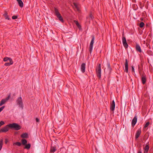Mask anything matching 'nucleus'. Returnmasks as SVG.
<instances>
[{
  "instance_id": "32",
  "label": "nucleus",
  "mask_w": 153,
  "mask_h": 153,
  "mask_svg": "<svg viewBox=\"0 0 153 153\" xmlns=\"http://www.w3.org/2000/svg\"><path fill=\"white\" fill-rule=\"evenodd\" d=\"M18 17L16 16H13L12 17V19H15L17 18Z\"/></svg>"
},
{
  "instance_id": "43",
  "label": "nucleus",
  "mask_w": 153,
  "mask_h": 153,
  "mask_svg": "<svg viewBox=\"0 0 153 153\" xmlns=\"http://www.w3.org/2000/svg\"><path fill=\"white\" fill-rule=\"evenodd\" d=\"M141 3L140 2V5H141Z\"/></svg>"
},
{
  "instance_id": "5",
  "label": "nucleus",
  "mask_w": 153,
  "mask_h": 153,
  "mask_svg": "<svg viewBox=\"0 0 153 153\" xmlns=\"http://www.w3.org/2000/svg\"><path fill=\"white\" fill-rule=\"evenodd\" d=\"M92 39L89 45V52L91 54L92 51L93 45L94 42V35H92L91 36Z\"/></svg>"
},
{
  "instance_id": "37",
  "label": "nucleus",
  "mask_w": 153,
  "mask_h": 153,
  "mask_svg": "<svg viewBox=\"0 0 153 153\" xmlns=\"http://www.w3.org/2000/svg\"><path fill=\"white\" fill-rule=\"evenodd\" d=\"M144 5H143V6H140V7L141 9H142L143 8V7L144 6Z\"/></svg>"
},
{
  "instance_id": "14",
  "label": "nucleus",
  "mask_w": 153,
  "mask_h": 153,
  "mask_svg": "<svg viewBox=\"0 0 153 153\" xmlns=\"http://www.w3.org/2000/svg\"><path fill=\"white\" fill-rule=\"evenodd\" d=\"M136 49L137 51L139 52L140 53H141L142 52V51L140 48V46L138 44H136Z\"/></svg>"
},
{
  "instance_id": "20",
  "label": "nucleus",
  "mask_w": 153,
  "mask_h": 153,
  "mask_svg": "<svg viewBox=\"0 0 153 153\" xmlns=\"http://www.w3.org/2000/svg\"><path fill=\"white\" fill-rule=\"evenodd\" d=\"M74 22L76 24L77 26L79 29H81V26L78 21L76 20H74Z\"/></svg>"
},
{
  "instance_id": "4",
  "label": "nucleus",
  "mask_w": 153,
  "mask_h": 153,
  "mask_svg": "<svg viewBox=\"0 0 153 153\" xmlns=\"http://www.w3.org/2000/svg\"><path fill=\"white\" fill-rule=\"evenodd\" d=\"M16 101L17 104L19 106L20 108L23 109L24 106L22 97H19L18 98Z\"/></svg>"
},
{
  "instance_id": "36",
  "label": "nucleus",
  "mask_w": 153,
  "mask_h": 153,
  "mask_svg": "<svg viewBox=\"0 0 153 153\" xmlns=\"http://www.w3.org/2000/svg\"><path fill=\"white\" fill-rule=\"evenodd\" d=\"M8 142V140L7 139H6L5 141V142L6 144H7Z\"/></svg>"
},
{
  "instance_id": "22",
  "label": "nucleus",
  "mask_w": 153,
  "mask_h": 153,
  "mask_svg": "<svg viewBox=\"0 0 153 153\" xmlns=\"http://www.w3.org/2000/svg\"><path fill=\"white\" fill-rule=\"evenodd\" d=\"M25 146L24 147L25 149H29L31 147V145L30 143H28V144H26V145H25Z\"/></svg>"
},
{
  "instance_id": "41",
  "label": "nucleus",
  "mask_w": 153,
  "mask_h": 153,
  "mask_svg": "<svg viewBox=\"0 0 153 153\" xmlns=\"http://www.w3.org/2000/svg\"><path fill=\"white\" fill-rule=\"evenodd\" d=\"M146 7L147 9L148 6H146Z\"/></svg>"
},
{
  "instance_id": "38",
  "label": "nucleus",
  "mask_w": 153,
  "mask_h": 153,
  "mask_svg": "<svg viewBox=\"0 0 153 153\" xmlns=\"http://www.w3.org/2000/svg\"><path fill=\"white\" fill-rule=\"evenodd\" d=\"M132 1L133 2H136V0H132Z\"/></svg>"
},
{
  "instance_id": "23",
  "label": "nucleus",
  "mask_w": 153,
  "mask_h": 153,
  "mask_svg": "<svg viewBox=\"0 0 153 153\" xmlns=\"http://www.w3.org/2000/svg\"><path fill=\"white\" fill-rule=\"evenodd\" d=\"M9 60V61L11 60H13L10 57H5L4 58L3 61L4 62H6L8 60Z\"/></svg>"
},
{
  "instance_id": "19",
  "label": "nucleus",
  "mask_w": 153,
  "mask_h": 153,
  "mask_svg": "<svg viewBox=\"0 0 153 153\" xmlns=\"http://www.w3.org/2000/svg\"><path fill=\"white\" fill-rule=\"evenodd\" d=\"M28 136V134L26 133H23L21 135V137L22 138H27Z\"/></svg>"
},
{
  "instance_id": "15",
  "label": "nucleus",
  "mask_w": 153,
  "mask_h": 153,
  "mask_svg": "<svg viewBox=\"0 0 153 153\" xmlns=\"http://www.w3.org/2000/svg\"><path fill=\"white\" fill-rule=\"evenodd\" d=\"M141 81L142 83L143 84H145L146 81V76L143 75L141 77Z\"/></svg>"
},
{
  "instance_id": "12",
  "label": "nucleus",
  "mask_w": 153,
  "mask_h": 153,
  "mask_svg": "<svg viewBox=\"0 0 153 153\" xmlns=\"http://www.w3.org/2000/svg\"><path fill=\"white\" fill-rule=\"evenodd\" d=\"M141 131V130L140 129L138 130L136 132V134H135V139H137L139 137L140 135Z\"/></svg>"
},
{
  "instance_id": "42",
  "label": "nucleus",
  "mask_w": 153,
  "mask_h": 153,
  "mask_svg": "<svg viewBox=\"0 0 153 153\" xmlns=\"http://www.w3.org/2000/svg\"><path fill=\"white\" fill-rule=\"evenodd\" d=\"M17 133V132H15V134H16Z\"/></svg>"
},
{
  "instance_id": "40",
  "label": "nucleus",
  "mask_w": 153,
  "mask_h": 153,
  "mask_svg": "<svg viewBox=\"0 0 153 153\" xmlns=\"http://www.w3.org/2000/svg\"><path fill=\"white\" fill-rule=\"evenodd\" d=\"M138 153H142V152L141 151H140L138 152Z\"/></svg>"
},
{
  "instance_id": "21",
  "label": "nucleus",
  "mask_w": 153,
  "mask_h": 153,
  "mask_svg": "<svg viewBox=\"0 0 153 153\" xmlns=\"http://www.w3.org/2000/svg\"><path fill=\"white\" fill-rule=\"evenodd\" d=\"M13 60H11L10 61L9 63H6L4 64V65L5 66H9L13 64Z\"/></svg>"
},
{
  "instance_id": "13",
  "label": "nucleus",
  "mask_w": 153,
  "mask_h": 153,
  "mask_svg": "<svg viewBox=\"0 0 153 153\" xmlns=\"http://www.w3.org/2000/svg\"><path fill=\"white\" fill-rule=\"evenodd\" d=\"M85 64L82 63L81 65V71L82 73H84L85 72Z\"/></svg>"
},
{
  "instance_id": "29",
  "label": "nucleus",
  "mask_w": 153,
  "mask_h": 153,
  "mask_svg": "<svg viewBox=\"0 0 153 153\" xmlns=\"http://www.w3.org/2000/svg\"><path fill=\"white\" fill-rule=\"evenodd\" d=\"M73 4L74 6L75 7V8L77 9V10H78L79 9V8L77 4L75 2H74L73 3Z\"/></svg>"
},
{
  "instance_id": "27",
  "label": "nucleus",
  "mask_w": 153,
  "mask_h": 153,
  "mask_svg": "<svg viewBox=\"0 0 153 153\" xmlns=\"http://www.w3.org/2000/svg\"><path fill=\"white\" fill-rule=\"evenodd\" d=\"M144 23L143 22H141L139 26L140 28H142L144 27Z\"/></svg>"
},
{
  "instance_id": "44",
  "label": "nucleus",
  "mask_w": 153,
  "mask_h": 153,
  "mask_svg": "<svg viewBox=\"0 0 153 153\" xmlns=\"http://www.w3.org/2000/svg\"><path fill=\"white\" fill-rule=\"evenodd\" d=\"M148 2H149L148 1H147V4H148Z\"/></svg>"
},
{
  "instance_id": "9",
  "label": "nucleus",
  "mask_w": 153,
  "mask_h": 153,
  "mask_svg": "<svg viewBox=\"0 0 153 153\" xmlns=\"http://www.w3.org/2000/svg\"><path fill=\"white\" fill-rule=\"evenodd\" d=\"M128 59H125V70L124 71L126 73H128Z\"/></svg>"
},
{
  "instance_id": "39",
  "label": "nucleus",
  "mask_w": 153,
  "mask_h": 153,
  "mask_svg": "<svg viewBox=\"0 0 153 153\" xmlns=\"http://www.w3.org/2000/svg\"><path fill=\"white\" fill-rule=\"evenodd\" d=\"M140 20H141V21H143V18H140Z\"/></svg>"
},
{
  "instance_id": "7",
  "label": "nucleus",
  "mask_w": 153,
  "mask_h": 153,
  "mask_svg": "<svg viewBox=\"0 0 153 153\" xmlns=\"http://www.w3.org/2000/svg\"><path fill=\"white\" fill-rule=\"evenodd\" d=\"M10 97V95H9L6 98L3 99L1 100L0 102V106H1L2 105L4 104L8 100Z\"/></svg>"
},
{
  "instance_id": "3",
  "label": "nucleus",
  "mask_w": 153,
  "mask_h": 153,
  "mask_svg": "<svg viewBox=\"0 0 153 153\" xmlns=\"http://www.w3.org/2000/svg\"><path fill=\"white\" fill-rule=\"evenodd\" d=\"M96 71L97 76L100 79L101 77V67L100 64H98V67L96 68Z\"/></svg>"
},
{
  "instance_id": "16",
  "label": "nucleus",
  "mask_w": 153,
  "mask_h": 153,
  "mask_svg": "<svg viewBox=\"0 0 153 153\" xmlns=\"http://www.w3.org/2000/svg\"><path fill=\"white\" fill-rule=\"evenodd\" d=\"M16 1L21 7H23V3L22 0H16Z\"/></svg>"
},
{
  "instance_id": "18",
  "label": "nucleus",
  "mask_w": 153,
  "mask_h": 153,
  "mask_svg": "<svg viewBox=\"0 0 153 153\" xmlns=\"http://www.w3.org/2000/svg\"><path fill=\"white\" fill-rule=\"evenodd\" d=\"M56 150V147L55 146H51L50 152L51 153H53Z\"/></svg>"
},
{
  "instance_id": "10",
  "label": "nucleus",
  "mask_w": 153,
  "mask_h": 153,
  "mask_svg": "<svg viewBox=\"0 0 153 153\" xmlns=\"http://www.w3.org/2000/svg\"><path fill=\"white\" fill-rule=\"evenodd\" d=\"M137 116H135L133 119L132 123H131V125L133 127H134L135 126V125L136 124L137 122Z\"/></svg>"
},
{
  "instance_id": "33",
  "label": "nucleus",
  "mask_w": 153,
  "mask_h": 153,
  "mask_svg": "<svg viewBox=\"0 0 153 153\" xmlns=\"http://www.w3.org/2000/svg\"><path fill=\"white\" fill-rule=\"evenodd\" d=\"M5 108V106H3L0 108V112L2 111Z\"/></svg>"
},
{
  "instance_id": "26",
  "label": "nucleus",
  "mask_w": 153,
  "mask_h": 153,
  "mask_svg": "<svg viewBox=\"0 0 153 153\" xmlns=\"http://www.w3.org/2000/svg\"><path fill=\"white\" fill-rule=\"evenodd\" d=\"M89 18L92 19H94V17L93 15L91 12H90L89 14Z\"/></svg>"
},
{
  "instance_id": "31",
  "label": "nucleus",
  "mask_w": 153,
  "mask_h": 153,
  "mask_svg": "<svg viewBox=\"0 0 153 153\" xmlns=\"http://www.w3.org/2000/svg\"><path fill=\"white\" fill-rule=\"evenodd\" d=\"M4 122L3 121H0V127L4 124Z\"/></svg>"
},
{
  "instance_id": "6",
  "label": "nucleus",
  "mask_w": 153,
  "mask_h": 153,
  "mask_svg": "<svg viewBox=\"0 0 153 153\" xmlns=\"http://www.w3.org/2000/svg\"><path fill=\"white\" fill-rule=\"evenodd\" d=\"M122 42L125 48H127L128 47V45L127 43L126 37L124 36L123 33L122 35Z\"/></svg>"
},
{
  "instance_id": "8",
  "label": "nucleus",
  "mask_w": 153,
  "mask_h": 153,
  "mask_svg": "<svg viewBox=\"0 0 153 153\" xmlns=\"http://www.w3.org/2000/svg\"><path fill=\"white\" fill-rule=\"evenodd\" d=\"M143 149L144 150V153H148L149 149V142H148L146 143L145 147Z\"/></svg>"
},
{
  "instance_id": "11",
  "label": "nucleus",
  "mask_w": 153,
  "mask_h": 153,
  "mask_svg": "<svg viewBox=\"0 0 153 153\" xmlns=\"http://www.w3.org/2000/svg\"><path fill=\"white\" fill-rule=\"evenodd\" d=\"M115 108V103L114 100H113L110 104V109L111 111H114V110Z\"/></svg>"
},
{
  "instance_id": "1",
  "label": "nucleus",
  "mask_w": 153,
  "mask_h": 153,
  "mask_svg": "<svg viewBox=\"0 0 153 153\" xmlns=\"http://www.w3.org/2000/svg\"><path fill=\"white\" fill-rule=\"evenodd\" d=\"M21 128V126L18 124L15 123H10L0 129V133L7 132L9 128L17 131L20 129Z\"/></svg>"
},
{
  "instance_id": "28",
  "label": "nucleus",
  "mask_w": 153,
  "mask_h": 153,
  "mask_svg": "<svg viewBox=\"0 0 153 153\" xmlns=\"http://www.w3.org/2000/svg\"><path fill=\"white\" fill-rule=\"evenodd\" d=\"M107 66H108V69L109 70V71H111V70H112V68H111V67L110 64L109 63H107Z\"/></svg>"
},
{
  "instance_id": "24",
  "label": "nucleus",
  "mask_w": 153,
  "mask_h": 153,
  "mask_svg": "<svg viewBox=\"0 0 153 153\" xmlns=\"http://www.w3.org/2000/svg\"><path fill=\"white\" fill-rule=\"evenodd\" d=\"M27 141L25 139H23L22 140V144L24 146L26 145L27 143Z\"/></svg>"
},
{
  "instance_id": "17",
  "label": "nucleus",
  "mask_w": 153,
  "mask_h": 153,
  "mask_svg": "<svg viewBox=\"0 0 153 153\" xmlns=\"http://www.w3.org/2000/svg\"><path fill=\"white\" fill-rule=\"evenodd\" d=\"M3 16L6 19L10 20V18L9 17L8 15V13L7 12L5 11L4 12V13L3 14Z\"/></svg>"
},
{
  "instance_id": "30",
  "label": "nucleus",
  "mask_w": 153,
  "mask_h": 153,
  "mask_svg": "<svg viewBox=\"0 0 153 153\" xmlns=\"http://www.w3.org/2000/svg\"><path fill=\"white\" fill-rule=\"evenodd\" d=\"M149 124H150L149 122H147L146 123V124H145V125L144 126V128H146V127H147L149 126Z\"/></svg>"
},
{
  "instance_id": "25",
  "label": "nucleus",
  "mask_w": 153,
  "mask_h": 153,
  "mask_svg": "<svg viewBox=\"0 0 153 153\" xmlns=\"http://www.w3.org/2000/svg\"><path fill=\"white\" fill-rule=\"evenodd\" d=\"M22 143L20 142H16L13 143V145H17L18 146H20L21 145Z\"/></svg>"
},
{
  "instance_id": "34",
  "label": "nucleus",
  "mask_w": 153,
  "mask_h": 153,
  "mask_svg": "<svg viewBox=\"0 0 153 153\" xmlns=\"http://www.w3.org/2000/svg\"><path fill=\"white\" fill-rule=\"evenodd\" d=\"M131 70H132V72H134V67L133 66H131Z\"/></svg>"
},
{
  "instance_id": "2",
  "label": "nucleus",
  "mask_w": 153,
  "mask_h": 153,
  "mask_svg": "<svg viewBox=\"0 0 153 153\" xmlns=\"http://www.w3.org/2000/svg\"><path fill=\"white\" fill-rule=\"evenodd\" d=\"M55 14L58 18L59 20L62 22H63L64 21L62 17L58 11V10L56 8H54Z\"/></svg>"
},
{
  "instance_id": "35",
  "label": "nucleus",
  "mask_w": 153,
  "mask_h": 153,
  "mask_svg": "<svg viewBox=\"0 0 153 153\" xmlns=\"http://www.w3.org/2000/svg\"><path fill=\"white\" fill-rule=\"evenodd\" d=\"M36 121L37 122H39V119H38V118H36Z\"/></svg>"
}]
</instances>
